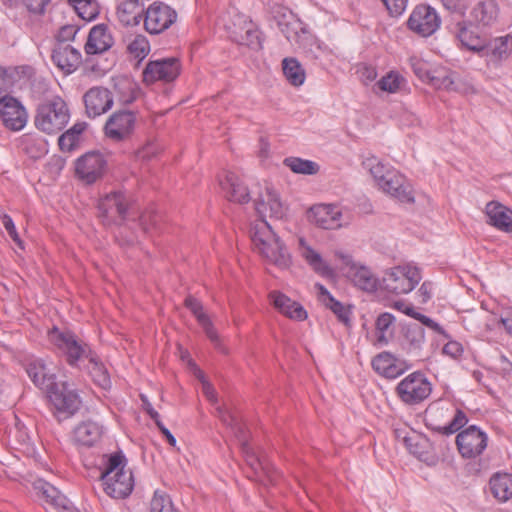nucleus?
<instances>
[{
	"label": "nucleus",
	"mask_w": 512,
	"mask_h": 512,
	"mask_svg": "<svg viewBox=\"0 0 512 512\" xmlns=\"http://www.w3.org/2000/svg\"><path fill=\"white\" fill-rule=\"evenodd\" d=\"M160 216L155 212H145L140 216V224L145 232L159 229Z\"/></svg>",
	"instance_id": "55"
},
{
	"label": "nucleus",
	"mask_w": 512,
	"mask_h": 512,
	"mask_svg": "<svg viewBox=\"0 0 512 512\" xmlns=\"http://www.w3.org/2000/svg\"><path fill=\"white\" fill-rule=\"evenodd\" d=\"M431 392V383L423 373L418 371L406 376L396 387L397 396L408 405H417L423 402Z\"/></svg>",
	"instance_id": "6"
},
{
	"label": "nucleus",
	"mask_w": 512,
	"mask_h": 512,
	"mask_svg": "<svg viewBox=\"0 0 512 512\" xmlns=\"http://www.w3.org/2000/svg\"><path fill=\"white\" fill-rule=\"evenodd\" d=\"M485 213L490 225L501 231L512 232V210L499 202L492 201L486 205Z\"/></svg>",
	"instance_id": "28"
},
{
	"label": "nucleus",
	"mask_w": 512,
	"mask_h": 512,
	"mask_svg": "<svg viewBox=\"0 0 512 512\" xmlns=\"http://www.w3.org/2000/svg\"><path fill=\"white\" fill-rule=\"evenodd\" d=\"M451 414L449 407L432 405L427 410L426 426L434 432L442 435H451L459 431L468 422L465 413L456 409L451 421L442 424L441 420L448 418Z\"/></svg>",
	"instance_id": "7"
},
{
	"label": "nucleus",
	"mask_w": 512,
	"mask_h": 512,
	"mask_svg": "<svg viewBox=\"0 0 512 512\" xmlns=\"http://www.w3.org/2000/svg\"><path fill=\"white\" fill-rule=\"evenodd\" d=\"M403 336L409 351L420 350L425 341V330L419 324H407L403 327Z\"/></svg>",
	"instance_id": "39"
},
{
	"label": "nucleus",
	"mask_w": 512,
	"mask_h": 512,
	"mask_svg": "<svg viewBox=\"0 0 512 512\" xmlns=\"http://www.w3.org/2000/svg\"><path fill=\"white\" fill-rule=\"evenodd\" d=\"M141 401L143 409L151 417V419H153L155 424L161 422L159 413L153 408L152 404L148 401L145 395H141Z\"/></svg>",
	"instance_id": "64"
},
{
	"label": "nucleus",
	"mask_w": 512,
	"mask_h": 512,
	"mask_svg": "<svg viewBox=\"0 0 512 512\" xmlns=\"http://www.w3.org/2000/svg\"><path fill=\"white\" fill-rule=\"evenodd\" d=\"M499 8L494 0L478 1L469 11L468 15L464 14L463 22L468 33L474 36L477 42L465 41L463 38H456L463 47L471 51H480L484 44L478 31L487 27H491L497 20Z\"/></svg>",
	"instance_id": "2"
},
{
	"label": "nucleus",
	"mask_w": 512,
	"mask_h": 512,
	"mask_svg": "<svg viewBox=\"0 0 512 512\" xmlns=\"http://www.w3.org/2000/svg\"><path fill=\"white\" fill-rule=\"evenodd\" d=\"M254 205L260 220H265L266 217L282 219L287 211L279 193L271 186H266L264 191L259 193Z\"/></svg>",
	"instance_id": "17"
},
{
	"label": "nucleus",
	"mask_w": 512,
	"mask_h": 512,
	"mask_svg": "<svg viewBox=\"0 0 512 512\" xmlns=\"http://www.w3.org/2000/svg\"><path fill=\"white\" fill-rule=\"evenodd\" d=\"M463 348L460 343L456 341H449L443 347V353L454 358L461 355Z\"/></svg>",
	"instance_id": "63"
},
{
	"label": "nucleus",
	"mask_w": 512,
	"mask_h": 512,
	"mask_svg": "<svg viewBox=\"0 0 512 512\" xmlns=\"http://www.w3.org/2000/svg\"><path fill=\"white\" fill-rule=\"evenodd\" d=\"M112 45L113 38L108 27L104 24H99L90 30L84 48L88 55H94L107 51Z\"/></svg>",
	"instance_id": "26"
},
{
	"label": "nucleus",
	"mask_w": 512,
	"mask_h": 512,
	"mask_svg": "<svg viewBox=\"0 0 512 512\" xmlns=\"http://www.w3.org/2000/svg\"><path fill=\"white\" fill-rule=\"evenodd\" d=\"M217 415L223 424L232 429L237 439L245 435L244 427L234 412L224 407H218Z\"/></svg>",
	"instance_id": "45"
},
{
	"label": "nucleus",
	"mask_w": 512,
	"mask_h": 512,
	"mask_svg": "<svg viewBox=\"0 0 512 512\" xmlns=\"http://www.w3.org/2000/svg\"><path fill=\"white\" fill-rule=\"evenodd\" d=\"M65 164H66V160L63 157L54 155L49 160L47 166L51 173L58 174L64 168Z\"/></svg>",
	"instance_id": "62"
},
{
	"label": "nucleus",
	"mask_w": 512,
	"mask_h": 512,
	"mask_svg": "<svg viewBox=\"0 0 512 512\" xmlns=\"http://www.w3.org/2000/svg\"><path fill=\"white\" fill-rule=\"evenodd\" d=\"M429 83L437 89H446V90H451L454 85L453 79L448 74L433 75L430 78Z\"/></svg>",
	"instance_id": "57"
},
{
	"label": "nucleus",
	"mask_w": 512,
	"mask_h": 512,
	"mask_svg": "<svg viewBox=\"0 0 512 512\" xmlns=\"http://www.w3.org/2000/svg\"><path fill=\"white\" fill-rule=\"evenodd\" d=\"M372 367L379 375L394 379L402 375L409 366L404 360L398 359L392 353L383 351L372 359Z\"/></svg>",
	"instance_id": "23"
},
{
	"label": "nucleus",
	"mask_w": 512,
	"mask_h": 512,
	"mask_svg": "<svg viewBox=\"0 0 512 512\" xmlns=\"http://www.w3.org/2000/svg\"><path fill=\"white\" fill-rule=\"evenodd\" d=\"M487 442V434L475 425H471L461 431L456 437L459 453L462 457L468 459L481 455L487 447Z\"/></svg>",
	"instance_id": "15"
},
{
	"label": "nucleus",
	"mask_w": 512,
	"mask_h": 512,
	"mask_svg": "<svg viewBox=\"0 0 512 512\" xmlns=\"http://www.w3.org/2000/svg\"><path fill=\"white\" fill-rule=\"evenodd\" d=\"M83 101L88 117L95 118L112 108L113 95L109 89L96 86L84 94Z\"/></svg>",
	"instance_id": "20"
},
{
	"label": "nucleus",
	"mask_w": 512,
	"mask_h": 512,
	"mask_svg": "<svg viewBox=\"0 0 512 512\" xmlns=\"http://www.w3.org/2000/svg\"><path fill=\"white\" fill-rule=\"evenodd\" d=\"M50 404L58 414L73 416L81 407L78 393L65 381H56L45 392Z\"/></svg>",
	"instance_id": "8"
},
{
	"label": "nucleus",
	"mask_w": 512,
	"mask_h": 512,
	"mask_svg": "<svg viewBox=\"0 0 512 512\" xmlns=\"http://www.w3.org/2000/svg\"><path fill=\"white\" fill-rule=\"evenodd\" d=\"M393 308L403 312L415 320H418L422 325L434 330L436 333L442 335L445 339L450 338V335L437 322L424 314L416 312L412 305H407L403 300L395 301L393 303Z\"/></svg>",
	"instance_id": "36"
},
{
	"label": "nucleus",
	"mask_w": 512,
	"mask_h": 512,
	"mask_svg": "<svg viewBox=\"0 0 512 512\" xmlns=\"http://www.w3.org/2000/svg\"><path fill=\"white\" fill-rule=\"evenodd\" d=\"M283 73L293 86H300L305 80V71L295 58H285L282 62Z\"/></svg>",
	"instance_id": "41"
},
{
	"label": "nucleus",
	"mask_w": 512,
	"mask_h": 512,
	"mask_svg": "<svg viewBox=\"0 0 512 512\" xmlns=\"http://www.w3.org/2000/svg\"><path fill=\"white\" fill-rule=\"evenodd\" d=\"M102 435V428L95 422L86 421L80 423L73 432V439L76 444L92 447Z\"/></svg>",
	"instance_id": "32"
},
{
	"label": "nucleus",
	"mask_w": 512,
	"mask_h": 512,
	"mask_svg": "<svg viewBox=\"0 0 512 512\" xmlns=\"http://www.w3.org/2000/svg\"><path fill=\"white\" fill-rule=\"evenodd\" d=\"M392 16L401 15L407 5V0H381Z\"/></svg>",
	"instance_id": "59"
},
{
	"label": "nucleus",
	"mask_w": 512,
	"mask_h": 512,
	"mask_svg": "<svg viewBox=\"0 0 512 512\" xmlns=\"http://www.w3.org/2000/svg\"><path fill=\"white\" fill-rule=\"evenodd\" d=\"M403 80L404 79L399 74L390 72L377 82V86L382 91L395 93L400 88V84Z\"/></svg>",
	"instance_id": "51"
},
{
	"label": "nucleus",
	"mask_w": 512,
	"mask_h": 512,
	"mask_svg": "<svg viewBox=\"0 0 512 512\" xmlns=\"http://www.w3.org/2000/svg\"><path fill=\"white\" fill-rule=\"evenodd\" d=\"M323 305L329 308L338 318V320L344 324H349L350 322V311L338 300H336L333 296L328 298Z\"/></svg>",
	"instance_id": "50"
},
{
	"label": "nucleus",
	"mask_w": 512,
	"mask_h": 512,
	"mask_svg": "<svg viewBox=\"0 0 512 512\" xmlns=\"http://www.w3.org/2000/svg\"><path fill=\"white\" fill-rule=\"evenodd\" d=\"M490 491L500 502H506L512 498V474L496 473L489 481Z\"/></svg>",
	"instance_id": "34"
},
{
	"label": "nucleus",
	"mask_w": 512,
	"mask_h": 512,
	"mask_svg": "<svg viewBox=\"0 0 512 512\" xmlns=\"http://www.w3.org/2000/svg\"><path fill=\"white\" fill-rule=\"evenodd\" d=\"M145 11L139 0H125L117 7V16L122 24L135 26L140 23Z\"/></svg>",
	"instance_id": "33"
},
{
	"label": "nucleus",
	"mask_w": 512,
	"mask_h": 512,
	"mask_svg": "<svg viewBox=\"0 0 512 512\" xmlns=\"http://www.w3.org/2000/svg\"><path fill=\"white\" fill-rule=\"evenodd\" d=\"M269 297L274 307L285 316L302 321L307 318V312L299 303L292 301L289 297L279 291H272Z\"/></svg>",
	"instance_id": "29"
},
{
	"label": "nucleus",
	"mask_w": 512,
	"mask_h": 512,
	"mask_svg": "<svg viewBox=\"0 0 512 512\" xmlns=\"http://www.w3.org/2000/svg\"><path fill=\"white\" fill-rule=\"evenodd\" d=\"M341 216L337 206L321 204L311 208L309 218L320 228L337 229L341 227Z\"/></svg>",
	"instance_id": "24"
},
{
	"label": "nucleus",
	"mask_w": 512,
	"mask_h": 512,
	"mask_svg": "<svg viewBox=\"0 0 512 512\" xmlns=\"http://www.w3.org/2000/svg\"><path fill=\"white\" fill-rule=\"evenodd\" d=\"M79 27L76 25H64L62 26L56 36V44H71L75 40Z\"/></svg>",
	"instance_id": "52"
},
{
	"label": "nucleus",
	"mask_w": 512,
	"mask_h": 512,
	"mask_svg": "<svg viewBox=\"0 0 512 512\" xmlns=\"http://www.w3.org/2000/svg\"><path fill=\"white\" fill-rule=\"evenodd\" d=\"M1 223L3 224L4 228L6 229L9 236L12 238V240L20 247H22V241L19 237V234L17 233V230L15 228L14 222L12 218L7 215L3 214L1 217Z\"/></svg>",
	"instance_id": "56"
},
{
	"label": "nucleus",
	"mask_w": 512,
	"mask_h": 512,
	"mask_svg": "<svg viewBox=\"0 0 512 512\" xmlns=\"http://www.w3.org/2000/svg\"><path fill=\"white\" fill-rule=\"evenodd\" d=\"M221 188L226 192L230 201L245 204L250 201V194L247 186L233 172H226L224 178L219 179Z\"/></svg>",
	"instance_id": "25"
},
{
	"label": "nucleus",
	"mask_w": 512,
	"mask_h": 512,
	"mask_svg": "<svg viewBox=\"0 0 512 512\" xmlns=\"http://www.w3.org/2000/svg\"><path fill=\"white\" fill-rule=\"evenodd\" d=\"M178 14L168 4L155 1L149 5L144 15V28L149 34H160L169 29L176 21Z\"/></svg>",
	"instance_id": "9"
},
{
	"label": "nucleus",
	"mask_w": 512,
	"mask_h": 512,
	"mask_svg": "<svg viewBox=\"0 0 512 512\" xmlns=\"http://www.w3.org/2000/svg\"><path fill=\"white\" fill-rule=\"evenodd\" d=\"M49 341L63 354L70 366H78L92 350L89 345L80 340L72 331L53 327L48 332Z\"/></svg>",
	"instance_id": "4"
},
{
	"label": "nucleus",
	"mask_w": 512,
	"mask_h": 512,
	"mask_svg": "<svg viewBox=\"0 0 512 512\" xmlns=\"http://www.w3.org/2000/svg\"><path fill=\"white\" fill-rule=\"evenodd\" d=\"M379 189L401 203H414V192L411 184L398 171L386 173V179L380 182Z\"/></svg>",
	"instance_id": "19"
},
{
	"label": "nucleus",
	"mask_w": 512,
	"mask_h": 512,
	"mask_svg": "<svg viewBox=\"0 0 512 512\" xmlns=\"http://www.w3.org/2000/svg\"><path fill=\"white\" fill-rule=\"evenodd\" d=\"M250 236L256 251L268 262L280 268L290 265L291 257L287 248L266 220L256 221L250 229Z\"/></svg>",
	"instance_id": "1"
},
{
	"label": "nucleus",
	"mask_w": 512,
	"mask_h": 512,
	"mask_svg": "<svg viewBox=\"0 0 512 512\" xmlns=\"http://www.w3.org/2000/svg\"><path fill=\"white\" fill-rule=\"evenodd\" d=\"M0 119L6 128L18 131L25 126L27 113L20 101L12 96L3 95L0 98Z\"/></svg>",
	"instance_id": "18"
},
{
	"label": "nucleus",
	"mask_w": 512,
	"mask_h": 512,
	"mask_svg": "<svg viewBox=\"0 0 512 512\" xmlns=\"http://www.w3.org/2000/svg\"><path fill=\"white\" fill-rule=\"evenodd\" d=\"M126 459L124 455L121 453L112 454L106 463L105 469L101 472V480L108 479V477L114 475L117 471H119L122 467L125 469Z\"/></svg>",
	"instance_id": "49"
},
{
	"label": "nucleus",
	"mask_w": 512,
	"mask_h": 512,
	"mask_svg": "<svg viewBox=\"0 0 512 512\" xmlns=\"http://www.w3.org/2000/svg\"><path fill=\"white\" fill-rule=\"evenodd\" d=\"M298 244L300 255L315 273L325 278H332L334 276V270L317 251L308 245L304 238L300 237Z\"/></svg>",
	"instance_id": "27"
},
{
	"label": "nucleus",
	"mask_w": 512,
	"mask_h": 512,
	"mask_svg": "<svg viewBox=\"0 0 512 512\" xmlns=\"http://www.w3.org/2000/svg\"><path fill=\"white\" fill-rule=\"evenodd\" d=\"M129 200L123 192H112L99 201V217L105 224H121L125 219Z\"/></svg>",
	"instance_id": "12"
},
{
	"label": "nucleus",
	"mask_w": 512,
	"mask_h": 512,
	"mask_svg": "<svg viewBox=\"0 0 512 512\" xmlns=\"http://www.w3.org/2000/svg\"><path fill=\"white\" fill-rule=\"evenodd\" d=\"M184 304L197 318L199 324L203 327L205 334L210 339V341L215 345L216 348H220L219 335L214 329L208 315L204 313L202 304L193 296L186 297Z\"/></svg>",
	"instance_id": "30"
},
{
	"label": "nucleus",
	"mask_w": 512,
	"mask_h": 512,
	"mask_svg": "<svg viewBox=\"0 0 512 512\" xmlns=\"http://www.w3.org/2000/svg\"><path fill=\"white\" fill-rule=\"evenodd\" d=\"M252 475L248 477L255 479L263 484H274L276 481L277 472L274 467L268 462L266 458L259 459V464H251L250 466Z\"/></svg>",
	"instance_id": "38"
},
{
	"label": "nucleus",
	"mask_w": 512,
	"mask_h": 512,
	"mask_svg": "<svg viewBox=\"0 0 512 512\" xmlns=\"http://www.w3.org/2000/svg\"><path fill=\"white\" fill-rule=\"evenodd\" d=\"M395 321V317L388 312H384L380 314L375 322V327L378 332L377 341L381 344H388L389 337L387 336V332L391 328Z\"/></svg>",
	"instance_id": "46"
},
{
	"label": "nucleus",
	"mask_w": 512,
	"mask_h": 512,
	"mask_svg": "<svg viewBox=\"0 0 512 512\" xmlns=\"http://www.w3.org/2000/svg\"><path fill=\"white\" fill-rule=\"evenodd\" d=\"M13 86L12 75L8 73L6 69L2 67V73L0 75V93L3 95H8V91Z\"/></svg>",
	"instance_id": "61"
},
{
	"label": "nucleus",
	"mask_w": 512,
	"mask_h": 512,
	"mask_svg": "<svg viewBox=\"0 0 512 512\" xmlns=\"http://www.w3.org/2000/svg\"><path fill=\"white\" fill-rule=\"evenodd\" d=\"M352 281L360 289L372 292L377 288V279L366 267L355 268L352 274Z\"/></svg>",
	"instance_id": "42"
},
{
	"label": "nucleus",
	"mask_w": 512,
	"mask_h": 512,
	"mask_svg": "<svg viewBox=\"0 0 512 512\" xmlns=\"http://www.w3.org/2000/svg\"><path fill=\"white\" fill-rule=\"evenodd\" d=\"M407 26L422 37L432 35L440 26V17L434 8L428 5H418L412 11Z\"/></svg>",
	"instance_id": "16"
},
{
	"label": "nucleus",
	"mask_w": 512,
	"mask_h": 512,
	"mask_svg": "<svg viewBox=\"0 0 512 512\" xmlns=\"http://www.w3.org/2000/svg\"><path fill=\"white\" fill-rule=\"evenodd\" d=\"M85 360H88L86 369L91 375L93 381L99 387L108 389L111 386V380L106 367L98 360L97 356L93 352H91Z\"/></svg>",
	"instance_id": "37"
},
{
	"label": "nucleus",
	"mask_w": 512,
	"mask_h": 512,
	"mask_svg": "<svg viewBox=\"0 0 512 512\" xmlns=\"http://www.w3.org/2000/svg\"><path fill=\"white\" fill-rule=\"evenodd\" d=\"M181 73V62L176 57H168L150 60L143 70V81L153 84L157 81L170 83L178 78Z\"/></svg>",
	"instance_id": "11"
},
{
	"label": "nucleus",
	"mask_w": 512,
	"mask_h": 512,
	"mask_svg": "<svg viewBox=\"0 0 512 512\" xmlns=\"http://www.w3.org/2000/svg\"><path fill=\"white\" fill-rule=\"evenodd\" d=\"M136 125V115L132 111L114 112L104 126L105 135L113 141H125L131 137Z\"/></svg>",
	"instance_id": "14"
},
{
	"label": "nucleus",
	"mask_w": 512,
	"mask_h": 512,
	"mask_svg": "<svg viewBox=\"0 0 512 512\" xmlns=\"http://www.w3.org/2000/svg\"><path fill=\"white\" fill-rule=\"evenodd\" d=\"M105 492L112 498L123 499L129 496L134 488L133 474L123 467L114 475L103 479Z\"/></svg>",
	"instance_id": "22"
},
{
	"label": "nucleus",
	"mask_w": 512,
	"mask_h": 512,
	"mask_svg": "<svg viewBox=\"0 0 512 512\" xmlns=\"http://www.w3.org/2000/svg\"><path fill=\"white\" fill-rule=\"evenodd\" d=\"M35 489L39 491L46 502L50 503L55 508L62 509L64 512L71 511L69 500L53 485L39 481L35 484Z\"/></svg>",
	"instance_id": "35"
},
{
	"label": "nucleus",
	"mask_w": 512,
	"mask_h": 512,
	"mask_svg": "<svg viewBox=\"0 0 512 512\" xmlns=\"http://www.w3.org/2000/svg\"><path fill=\"white\" fill-rule=\"evenodd\" d=\"M107 159L99 151H89L75 161V174L90 185L100 180L106 173Z\"/></svg>",
	"instance_id": "10"
},
{
	"label": "nucleus",
	"mask_w": 512,
	"mask_h": 512,
	"mask_svg": "<svg viewBox=\"0 0 512 512\" xmlns=\"http://www.w3.org/2000/svg\"><path fill=\"white\" fill-rule=\"evenodd\" d=\"M283 163L297 174L314 175L319 171L317 163L298 157H288L284 159Z\"/></svg>",
	"instance_id": "43"
},
{
	"label": "nucleus",
	"mask_w": 512,
	"mask_h": 512,
	"mask_svg": "<svg viewBox=\"0 0 512 512\" xmlns=\"http://www.w3.org/2000/svg\"><path fill=\"white\" fill-rule=\"evenodd\" d=\"M127 51L134 58L143 60L150 52L148 39L142 34L135 35L127 44Z\"/></svg>",
	"instance_id": "44"
},
{
	"label": "nucleus",
	"mask_w": 512,
	"mask_h": 512,
	"mask_svg": "<svg viewBox=\"0 0 512 512\" xmlns=\"http://www.w3.org/2000/svg\"><path fill=\"white\" fill-rule=\"evenodd\" d=\"M79 139L71 135L69 132L63 133L58 139L59 148L62 151H72L78 144Z\"/></svg>",
	"instance_id": "58"
},
{
	"label": "nucleus",
	"mask_w": 512,
	"mask_h": 512,
	"mask_svg": "<svg viewBox=\"0 0 512 512\" xmlns=\"http://www.w3.org/2000/svg\"><path fill=\"white\" fill-rule=\"evenodd\" d=\"M410 65L413 72L419 79L427 81L428 83L430 82V78L433 75L428 71L427 64L424 61L413 57L410 58Z\"/></svg>",
	"instance_id": "53"
},
{
	"label": "nucleus",
	"mask_w": 512,
	"mask_h": 512,
	"mask_svg": "<svg viewBox=\"0 0 512 512\" xmlns=\"http://www.w3.org/2000/svg\"><path fill=\"white\" fill-rule=\"evenodd\" d=\"M238 441L240 443V448L245 458L246 464L248 466H250L251 464H259V459H261L262 457H259L254 453V451L247 442L246 435L238 438Z\"/></svg>",
	"instance_id": "54"
},
{
	"label": "nucleus",
	"mask_w": 512,
	"mask_h": 512,
	"mask_svg": "<svg viewBox=\"0 0 512 512\" xmlns=\"http://www.w3.org/2000/svg\"><path fill=\"white\" fill-rule=\"evenodd\" d=\"M52 61L64 74H71L81 65L82 55L72 44H55Z\"/></svg>",
	"instance_id": "21"
},
{
	"label": "nucleus",
	"mask_w": 512,
	"mask_h": 512,
	"mask_svg": "<svg viewBox=\"0 0 512 512\" xmlns=\"http://www.w3.org/2000/svg\"><path fill=\"white\" fill-rule=\"evenodd\" d=\"M421 279V273L418 268L398 266L387 271L379 285L383 291L394 295H401L412 291Z\"/></svg>",
	"instance_id": "5"
},
{
	"label": "nucleus",
	"mask_w": 512,
	"mask_h": 512,
	"mask_svg": "<svg viewBox=\"0 0 512 512\" xmlns=\"http://www.w3.org/2000/svg\"><path fill=\"white\" fill-rule=\"evenodd\" d=\"M151 512H178L170 499V497L162 492L156 491L151 500Z\"/></svg>",
	"instance_id": "48"
},
{
	"label": "nucleus",
	"mask_w": 512,
	"mask_h": 512,
	"mask_svg": "<svg viewBox=\"0 0 512 512\" xmlns=\"http://www.w3.org/2000/svg\"><path fill=\"white\" fill-rule=\"evenodd\" d=\"M469 0H441L443 7L450 13L446 20V29L455 37L463 38L465 41L477 42L471 33H468L463 22V16L468 7Z\"/></svg>",
	"instance_id": "13"
},
{
	"label": "nucleus",
	"mask_w": 512,
	"mask_h": 512,
	"mask_svg": "<svg viewBox=\"0 0 512 512\" xmlns=\"http://www.w3.org/2000/svg\"><path fill=\"white\" fill-rule=\"evenodd\" d=\"M50 0H23L26 8L34 14H42Z\"/></svg>",
	"instance_id": "60"
},
{
	"label": "nucleus",
	"mask_w": 512,
	"mask_h": 512,
	"mask_svg": "<svg viewBox=\"0 0 512 512\" xmlns=\"http://www.w3.org/2000/svg\"><path fill=\"white\" fill-rule=\"evenodd\" d=\"M26 372L32 382L43 392H46L54 382L56 376L50 373L42 360H33L26 366Z\"/></svg>",
	"instance_id": "31"
},
{
	"label": "nucleus",
	"mask_w": 512,
	"mask_h": 512,
	"mask_svg": "<svg viewBox=\"0 0 512 512\" xmlns=\"http://www.w3.org/2000/svg\"><path fill=\"white\" fill-rule=\"evenodd\" d=\"M69 117L66 102L57 96L38 106L34 122L42 132L56 134L67 125Z\"/></svg>",
	"instance_id": "3"
},
{
	"label": "nucleus",
	"mask_w": 512,
	"mask_h": 512,
	"mask_svg": "<svg viewBox=\"0 0 512 512\" xmlns=\"http://www.w3.org/2000/svg\"><path fill=\"white\" fill-rule=\"evenodd\" d=\"M21 146L23 151L33 159H38L47 152V142L45 139L31 134H26L22 137Z\"/></svg>",
	"instance_id": "40"
},
{
	"label": "nucleus",
	"mask_w": 512,
	"mask_h": 512,
	"mask_svg": "<svg viewBox=\"0 0 512 512\" xmlns=\"http://www.w3.org/2000/svg\"><path fill=\"white\" fill-rule=\"evenodd\" d=\"M363 164L370 171V174L374 178L378 187L380 186V182H383L386 179V173L395 171L394 169L387 168L375 157L366 159Z\"/></svg>",
	"instance_id": "47"
}]
</instances>
